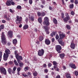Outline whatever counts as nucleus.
<instances>
[{
    "mask_svg": "<svg viewBox=\"0 0 78 78\" xmlns=\"http://www.w3.org/2000/svg\"><path fill=\"white\" fill-rule=\"evenodd\" d=\"M17 42V41L16 40V39H14L13 40V44H15Z\"/></svg>",
    "mask_w": 78,
    "mask_h": 78,
    "instance_id": "obj_22",
    "label": "nucleus"
},
{
    "mask_svg": "<svg viewBox=\"0 0 78 78\" xmlns=\"http://www.w3.org/2000/svg\"><path fill=\"white\" fill-rule=\"evenodd\" d=\"M62 3L63 5H65V3H64V0H62Z\"/></svg>",
    "mask_w": 78,
    "mask_h": 78,
    "instance_id": "obj_57",
    "label": "nucleus"
},
{
    "mask_svg": "<svg viewBox=\"0 0 78 78\" xmlns=\"http://www.w3.org/2000/svg\"><path fill=\"white\" fill-rule=\"evenodd\" d=\"M38 20L40 23H42V18H39L38 19Z\"/></svg>",
    "mask_w": 78,
    "mask_h": 78,
    "instance_id": "obj_23",
    "label": "nucleus"
},
{
    "mask_svg": "<svg viewBox=\"0 0 78 78\" xmlns=\"http://www.w3.org/2000/svg\"><path fill=\"white\" fill-rule=\"evenodd\" d=\"M60 78L61 77H60V76L59 75L57 76L56 77V78Z\"/></svg>",
    "mask_w": 78,
    "mask_h": 78,
    "instance_id": "obj_62",
    "label": "nucleus"
},
{
    "mask_svg": "<svg viewBox=\"0 0 78 78\" xmlns=\"http://www.w3.org/2000/svg\"><path fill=\"white\" fill-rule=\"evenodd\" d=\"M2 23H5V22H6V21H5V20H2Z\"/></svg>",
    "mask_w": 78,
    "mask_h": 78,
    "instance_id": "obj_63",
    "label": "nucleus"
},
{
    "mask_svg": "<svg viewBox=\"0 0 78 78\" xmlns=\"http://www.w3.org/2000/svg\"><path fill=\"white\" fill-rule=\"evenodd\" d=\"M53 22L55 24H57V23H58L57 20L55 18H54L53 19Z\"/></svg>",
    "mask_w": 78,
    "mask_h": 78,
    "instance_id": "obj_18",
    "label": "nucleus"
},
{
    "mask_svg": "<svg viewBox=\"0 0 78 78\" xmlns=\"http://www.w3.org/2000/svg\"><path fill=\"white\" fill-rule=\"evenodd\" d=\"M60 40H61L60 39H59L58 40V42H59V44H60L61 45H62V46H63L64 45V43L63 42H61L60 41Z\"/></svg>",
    "mask_w": 78,
    "mask_h": 78,
    "instance_id": "obj_16",
    "label": "nucleus"
},
{
    "mask_svg": "<svg viewBox=\"0 0 78 78\" xmlns=\"http://www.w3.org/2000/svg\"><path fill=\"white\" fill-rule=\"evenodd\" d=\"M33 75L34 76H37V73L36 72H35L33 73Z\"/></svg>",
    "mask_w": 78,
    "mask_h": 78,
    "instance_id": "obj_36",
    "label": "nucleus"
},
{
    "mask_svg": "<svg viewBox=\"0 0 78 78\" xmlns=\"http://www.w3.org/2000/svg\"><path fill=\"white\" fill-rule=\"evenodd\" d=\"M11 2L10 0H8L6 2V5L7 6H10L11 5Z\"/></svg>",
    "mask_w": 78,
    "mask_h": 78,
    "instance_id": "obj_15",
    "label": "nucleus"
},
{
    "mask_svg": "<svg viewBox=\"0 0 78 78\" xmlns=\"http://www.w3.org/2000/svg\"><path fill=\"white\" fill-rule=\"evenodd\" d=\"M49 9L50 10H52V8L50 6H49Z\"/></svg>",
    "mask_w": 78,
    "mask_h": 78,
    "instance_id": "obj_64",
    "label": "nucleus"
},
{
    "mask_svg": "<svg viewBox=\"0 0 78 78\" xmlns=\"http://www.w3.org/2000/svg\"><path fill=\"white\" fill-rule=\"evenodd\" d=\"M17 53V51H15L14 54L15 55H16Z\"/></svg>",
    "mask_w": 78,
    "mask_h": 78,
    "instance_id": "obj_58",
    "label": "nucleus"
},
{
    "mask_svg": "<svg viewBox=\"0 0 78 78\" xmlns=\"http://www.w3.org/2000/svg\"><path fill=\"white\" fill-rule=\"evenodd\" d=\"M70 8H73V4H72L70 5Z\"/></svg>",
    "mask_w": 78,
    "mask_h": 78,
    "instance_id": "obj_40",
    "label": "nucleus"
},
{
    "mask_svg": "<svg viewBox=\"0 0 78 78\" xmlns=\"http://www.w3.org/2000/svg\"><path fill=\"white\" fill-rule=\"evenodd\" d=\"M18 59H20V60H22L23 58H22V56H19L18 57Z\"/></svg>",
    "mask_w": 78,
    "mask_h": 78,
    "instance_id": "obj_35",
    "label": "nucleus"
},
{
    "mask_svg": "<svg viewBox=\"0 0 78 78\" xmlns=\"http://www.w3.org/2000/svg\"><path fill=\"white\" fill-rule=\"evenodd\" d=\"M11 42H9L7 43V45L9 46V45H11Z\"/></svg>",
    "mask_w": 78,
    "mask_h": 78,
    "instance_id": "obj_43",
    "label": "nucleus"
},
{
    "mask_svg": "<svg viewBox=\"0 0 78 78\" xmlns=\"http://www.w3.org/2000/svg\"><path fill=\"white\" fill-rule=\"evenodd\" d=\"M41 16H42L43 17H44L45 15V13L44 12H43L42 13H41Z\"/></svg>",
    "mask_w": 78,
    "mask_h": 78,
    "instance_id": "obj_28",
    "label": "nucleus"
},
{
    "mask_svg": "<svg viewBox=\"0 0 78 78\" xmlns=\"http://www.w3.org/2000/svg\"><path fill=\"white\" fill-rule=\"evenodd\" d=\"M28 28V25L27 24H25L23 27L24 30H26V29H27Z\"/></svg>",
    "mask_w": 78,
    "mask_h": 78,
    "instance_id": "obj_17",
    "label": "nucleus"
},
{
    "mask_svg": "<svg viewBox=\"0 0 78 78\" xmlns=\"http://www.w3.org/2000/svg\"><path fill=\"white\" fill-rule=\"evenodd\" d=\"M45 42L46 45H49L50 44V41L48 39H46Z\"/></svg>",
    "mask_w": 78,
    "mask_h": 78,
    "instance_id": "obj_11",
    "label": "nucleus"
},
{
    "mask_svg": "<svg viewBox=\"0 0 78 78\" xmlns=\"http://www.w3.org/2000/svg\"><path fill=\"white\" fill-rule=\"evenodd\" d=\"M16 24H19V23H21V21H22V18L21 16L19 17V16H16Z\"/></svg>",
    "mask_w": 78,
    "mask_h": 78,
    "instance_id": "obj_3",
    "label": "nucleus"
},
{
    "mask_svg": "<svg viewBox=\"0 0 78 78\" xmlns=\"http://www.w3.org/2000/svg\"><path fill=\"white\" fill-rule=\"evenodd\" d=\"M20 70H21V69L20 68H17V70L18 72H20Z\"/></svg>",
    "mask_w": 78,
    "mask_h": 78,
    "instance_id": "obj_47",
    "label": "nucleus"
},
{
    "mask_svg": "<svg viewBox=\"0 0 78 78\" xmlns=\"http://www.w3.org/2000/svg\"><path fill=\"white\" fill-rule=\"evenodd\" d=\"M24 70L25 71H27V70H28V67H25L24 69Z\"/></svg>",
    "mask_w": 78,
    "mask_h": 78,
    "instance_id": "obj_39",
    "label": "nucleus"
},
{
    "mask_svg": "<svg viewBox=\"0 0 78 78\" xmlns=\"http://www.w3.org/2000/svg\"><path fill=\"white\" fill-rule=\"evenodd\" d=\"M65 56V54H64V53L60 54V57L61 58H63Z\"/></svg>",
    "mask_w": 78,
    "mask_h": 78,
    "instance_id": "obj_19",
    "label": "nucleus"
},
{
    "mask_svg": "<svg viewBox=\"0 0 78 78\" xmlns=\"http://www.w3.org/2000/svg\"><path fill=\"white\" fill-rule=\"evenodd\" d=\"M64 13H62V19H64Z\"/></svg>",
    "mask_w": 78,
    "mask_h": 78,
    "instance_id": "obj_44",
    "label": "nucleus"
},
{
    "mask_svg": "<svg viewBox=\"0 0 78 78\" xmlns=\"http://www.w3.org/2000/svg\"><path fill=\"white\" fill-rule=\"evenodd\" d=\"M12 71V69L11 68H9L8 69V71L9 72V73L10 74H11V72Z\"/></svg>",
    "mask_w": 78,
    "mask_h": 78,
    "instance_id": "obj_24",
    "label": "nucleus"
},
{
    "mask_svg": "<svg viewBox=\"0 0 78 78\" xmlns=\"http://www.w3.org/2000/svg\"><path fill=\"white\" fill-rule=\"evenodd\" d=\"M66 27H67V29L68 30H70V25H67L66 26Z\"/></svg>",
    "mask_w": 78,
    "mask_h": 78,
    "instance_id": "obj_26",
    "label": "nucleus"
},
{
    "mask_svg": "<svg viewBox=\"0 0 78 78\" xmlns=\"http://www.w3.org/2000/svg\"><path fill=\"white\" fill-rule=\"evenodd\" d=\"M66 18H65L63 19L64 22H67L68 21V20H69L70 19L69 16V15H68V13H66Z\"/></svg>",
    "mask_w": 78,
    "mask_h": 78,
    "instance_id": "obj_7",
    "label": "nucleus"
},
{
    "mask_svg": "<svg viewBox=\"0 0 78 78\" xmlns=\"http://www.w3.org/2000/svg\"><path fill=\"white\" fill-rule=\"evenodd\" d=\"M16 57V59L19 58V54H17L15 55Z\"/></svg>",
    "mask_w": 78,
    "mask_h": 78,
    "instance_id": "obj_37",
    "label": "nucleus"
},
{
    "mask_svg": "<svg viewBox=\"0 0 78 78\" xmlns=\"http://www.w3.org/2000/svg\"><path fill=\"white\" fill-rule=\"evenodd\" d=\"M5 27V26L3 25H1L0 26V28L1 29H3L4 28V27Z\"/></svg>",
    "mask_w": 78,
    "mask_h": 78,
    "instance_id": "obj_30",
    "label": "nucleus"
},
{
    "mask_svg": "<svg viewBox=\"0 0 78 78\" xmlns=\"http://www.w3.org/2000/svg\"><path fill=\"white\" fill-rule=\"evenodd\" d=\"M20 66V67H22L23 66V63H19Z\"/></svg>",
    "mask_w": 78,
    "mask_h": 78,
    "instance_id": "obj_29",
    "label": "nucleus"
},
{
    "mask_svg": "<svg viewBox=\"0 0 78 78\" xmlns=\"http://www.w3.org/2000/svg\"><path fill=\"white\" fill-rule=\"evenodd\" d=\"M45 31L46 32V34H49L50 33V32H49V31H48V30H46Z\"/></svg>",
    "mask_w": 78,
    "mask_h": 78,
    "instance_id": "obj_45",
    "label": "nucleus"
},
{
    "mask_svg": "<svg viewBox=\"0 0 78 78\" xmlns=\"http://www.w3.org/2000/svg\"><path fill=\"white\" fill-rule=\"evenodd\" d=\"M9 64H12V62L11 61H10L9 62Z\"/></svg>",
    "mask_w": 78,
    "mask_h": 78,
    "instance_id": "obj_59",
    "label": "nucleus"
},
{
    "mask_svg": "<svg viewBox=\"0 0 78 78\" xmlns=\"http://www.w3.org/2000/svg\"><path fill=\"white\" fill-rule=\"evenodd\" d=\"M44 23L46 25L48 26L50 25V23H49V20L48 18L47 17H45L44 19Z\"/></svg>",
    "mask_w": 78,
    "mask_h": 78,
    "instance_id": "obj_5",
    "label": "nucleus"
},
{
    "mask_svg": "<svg viewBox=\"0 0 78 78\" xmlns=\"http://www.w3.org/2000/svg\"><path fill=\"white\" fill-rule=\"evenodd\" d=\"M57 66H58L57 65H54V68L55 69V70H56V68H57Z\"/></svg>",
    "mask_w": 78,
    "mask_h": 78,
    "instance_id": "obj_46",
    "label": "nucleus"
},
{
    "mask_svg": "<svg viewBox=\"0 0 78 78\" xmlns=\"http://www.w3.org/2000/svg\"><path fill=\"white\" fill-rule=\"evenodd\" d=\"M17 62L18 63H20V59H19V58H17Z\"/></svg>",
    "mask_w": 78,
    "mask_h": 78,
    "instance_id": "obj_54",
    "label": "nucleus"
},
{
    "mask_svg": "<svg viewBox=\"0 0 78 78\" xmlns=\"http://www.w3.org/2000/svg\"><path fill=\"white\" fill-rule=\"evenodd\" d=\"M48 67H51V63H48Z\"/></svg>",
    "mask_w": 78,
    "mask_h": 78,
    "instance_id": "obj_51",
    "label": "nucleus"
},
{
    "mask_svg": "<svg viewBox=\"0 0 78 78\" xmlns=\"http://www.w3.org/2000/svg\"><path fill=\"white\" fill-rule=\"evenodd\" d=\"M74 3H75V4H76V5H77V4H78V0H75Z\"/></svg>",
    "mask_w": 78,
    "mask_h": 78,
    "instance_id": "obj_42",
    "label": "nucleus"
},
{
    "mask_svg": "<svg viewBox=\"0 0 78 78\" xmlns=\"http://www.w3.org/2000/svg\"><path fill=\"white\" fill-rule=\"evenodd\" d=\"M54 41H55V39L54 38H53L52 39V42H54Z\"/></svg>",
    "mask_w": 78,
    "mask_h": 78,
    "instance_id": "obj_61",
    "label": "nucleus"
},
{
    "mask_svg": "<svg viewBox=\"0 0 78 78\" xmlns=\"http://www.w3.org/2000/svg\"><path fill=\"white\" fill-rule=\"evenodd\" d=\"M16 8L19 9H22V7L20 5H18L17 6Z\"/></svg>",
    "mask_w": 78,
    "mask_h": 78,
    "instance_id": "obj_25",
    "label": "nucleus"
},
{
    "mask_svg": "<svg viewBox=\"0 0 78 78\" xmlns=\"http://www.w3.org/2000/svg\"><path fill=\"white\" fill-rule=\"evenodd\" d=\"M4 16L5 18L7 20L9 21V20H11V17H8L6 15H4Z\"/></svg>",
    "mask_w": 78,
    "mask_h": 78,
    "instance_id": "obj_14",
    "label": "nucleus"
},
{
    "mask_svg": "<svg viewBox=\"0 0 78 78\" xmlns=\"http://www.w3.org/2000/svg\"><path fill=\"white\" fill-rule=\"evenodd\" d=\"M69 66L71 67V68H73V69H75L76 68V67L75 66V65L73 63L70 64Z\"/></svg>",
    "mask_w": 78,
    "mask_h": 78,
    "instance_id": "obj_10",
    "label": "nucleus"
},
{
    "mask_svg": "<svg viewBox=\"0 0 78 78\" xmlns=\"http://www.w3.org/2000/svg\"><path fill=\"white\" fill-rule=\"evenodd\" d=\"M28 20V18H26L25 19V21L26 22H27Z\"/></svg>",
    "mask_w": 78,
    "mask_h": 78,
    "instance_id": "obj_53",
    "label": "nucleus"
},
{
    "mask_svg": "<svg viewBox=\"0 0 78 78\" xmlns=\"http://www.w3.org/2000/svg\"><path fill=\"white\" fill-rule=\"evenodd\" d=\"M52 33L54 36L56 35V32H53Z\"/></svg>",
    "mask_w": 78,
    "mask_h": 78,
    "instance_id": "obj_55",
    "label": "nucleus"
},
{
    "mask_svg": "<svg viewBox=\"0 0 78 78\" xmlns=\"http://www.w3.org/2000/svg\"><path fill=\"white\" fill-rule=\"evenodd\" d=\"M70 47L72 49H75V44L73 43H71Z\"/></svg>",
    "mask_w": 78,
    "mask_h": 78,
    "instance_id": "obj_13",
    "label": "nucleus"
},
{
    "mask_svg": "<svg viewBox=\"0 0 78 78\" xmlns=\"http://www.w3.org/2000/svg\"><path fill=\"white\" fill-rule=\"evenodd\" d=\"M5 53H4L3 55V59L4 61H7L8 59V58L9 56V55L11 54V51L8 49H5Z\"/></svg>",
    "mask_w": 78,
    "mask_h": 78,
    "instance_id": "obj_1",
    "label": "nucleus"
},
{
    "mask_svg": "<svg viewBox=\"0 0 78 78\" xmlns=\"http://www.w3.org/2000/svg\"><path fill=\"white\" fill-rule=\"evenodd\" d=\"M1 39H2V42L3 44V45H5L7 43L6 41V38L5 37V35L4 34V33L2 32V34L1 36Z\"/></svg>",
    "mask_w": 78,
    "mask_h": 78,
    "instance_id": "obj_2",
    "label": "nucleus"
},
{
    "mask_svg": "<svg viewBox=\"0 0 78 78\" xmlns=\"http://www.w3.org/2000/svg\"><path fill=\"white\" fill-rule=\"evenodd\" d=\"M75 74L76 76H78V72L77 71H75Z\"/></svg>",
    "mask_w": 78,
    "mask_h": 78,
    "instance_id": "obj_27",
    "label": "nucleus"
},
{
    "mask_svg": "<svg viewBox=\"0 0 78 78\" xmlns=\"http://www.w3.org/2000/svg\"><path fill=\"white\" fill-rule=\"evenodd\" d=\"M43 67H47V65H46V64H44V65H43Z\"/></svg>",
    "mask_w": 78,
    "mask_h": 78,
    "instance_id": "obj_60",
    "label": "nucleus"
},
{
    "mask_svg": "<svg viewBox=\"0 0 78 78\" xmlns=\"http://www.w3.org/2000/svg\"><path fill=\"white\" fill-rule=\"evenodd\" d=\"M16 69H17V67H13V70H14V71H16Z\"/></svg>",
    "mask_w": 78,
    "mask_h": 78,
    "instance_id": "obj_49",
    "label": "nucleus"
},
{
    "mask_svg": "<svg viewBox=\"0 0 78 78\" xmlns=\"http://www.w3.org/2000/svg\"><path fill=\"white\" fill-rule=\"evenodd\" d=\"M29 2L30 4H32V3H33V1H32V0H29Z\"/></svg>",
    "mask_w": 78,
    "mask_h": 78,
    "instance_id": "obj_52",
    "label": "nucleus"
},
{
    "mask_svg": "<svg viewBox=\"0 0 78 78\" xmlns=\"http://www.w3.org/2000/svg\"><path fill=\"white\" fill-rule=\"evenodd\" d=\"M44 39V37L42 36H40L39 37V40L40 41H42Z\"/></svg>",
    "mask_w": 78,
    "mask_h": 78,
    "instance_id": "obj_20",
    "label": "nucleus"
},
{
    "mask_svg": "<svg viewBox=\"0 0 78 78\" xmlns=\"http://www.w3.org/2000/svg\"><path fill=\"white\" fill-rule=\"evenodd\" d=\"M60 38L61 40V39H63L64 37H65L66 35L64 34H59Z\"/></svg>",
    "mask_w": 78,
    "mask_h": 78,
    "instance_id": "obj_12",
    "label": "nucleus"
},
{
    "mask_svg": "<svg viewBox=\"0 0 78 78\" xmlns=\"http://www.w3.org/2000/svg\"><path fill=\"white\" fill-rule=\"evenodd\" d=\"M37 15L38 16H41V13L40 12H38Z\"/></svg>",
    "mask_w": 78,
    "mask_h": 78,
    "instance_id": "obj_41",
    "label": "nucleus"
},
{
    "mask_svg": "<svg viewBox=\"0 0 78 78\" xmlns=\"http://www.w3.org/2000/svg\"><path fill=\"white\" fill-rule=\"evenodd\" d=\"M2 52L0 51V59H2Z\"/></svg>",
    "mask_w": 78,
    "mask_h": 78,
    "instance_id": "obj_34",
    "label": "nucleus"
},
{
    "mask_svg": "<svg viewBox=\"0 0 78 78\" xmlns=\"http://www.w3.org/2000/svg\"><path fill=\"white\" fill-rule=\"evenodd\" d=\"M11 4L12 5H15V3L13 2H12Z\"/></svg>",
    "mask_w": 78,
    "mask_h": 78,
    "instance_id": "obj_56",
    "label": "nucleus"
},
{
    "mask_svg": "<svg viewBox=\"0 0 78 78\" xmlns=\"http://www.w3.org/2000/svg\"><path fill=\"white\" fill-rule=\"evenodd\" d=\"M44 51L43 49H41V50H40L38 51V55L40 56H43L44 55Z\"/></svg>",
    "mask_w": 78,
    "mask_h": 78,
    "instance_id": "obj_8",
    "label": "nucleus"
},
{
    "mask_svg": "<svg viewBox=\"0 0 78 78\" xmlns=\"http://www.w3.org/2000/svg\"><path fill=\"white\" fill-rule=\"evenodd\" d=\"M44 30H48V27H47V26H44Z\"/></svg>",
    "mask_w": 78,
    "mask_h": 78,
    "instance_id": "obj_33",
    "label": "nucleus"
},
{
    "mask_svg": "<svg viewBox=\"0 0 78 78\" xmlns=\"http://www.w3.org/2000/svg\"><path fill=\"white\" fill-rule=\"evenodd\" d=\"M55 49L58 53H60L61 50V49H62V48L61 46L57 45L55 46Z\"/></svg>",
    "mask_w": 78,
    "mask_h": 78,
    "instance_id": "obj_4",
    "label": "nucleus"
},
{
    "mask_svg": "<svg viewBox=\"0 0 78 78\" xmlns=\"http://www.w3.org/2000/svg\"><path fill=\"white\" fill-rule=\"evenodd\" d=\"M7 36L9 37H12V31H9L8 33Z\"/></svg>",
    "mask_w": 78,
    "mask_h": 78,
    "instance_id": "obj_9",
    "label": "nucleus"
},
{
    "mask_svg": "<svg viewBox=\"0 0 78 78\" xmlns=\"http://www.w3.org/2000/svg\"><path fill=\"white\" fill-rule=\"evenodd\" d=\"M71 15H72V16H73V15H74V12H73V11L71 12Z\"/></svg>",
    "mask_w": 78,
    "mask_h": 78,
    "instance_id": "obj_48",
    "label": "nucleus"
},
{
    "mask_svg": "<svg viewBox=\"0 0 78 78\" xmlns=\"http://www.w3.org/2000/svg\"><path fill=\"white\" fill-rule=\"evenodd\" d=\"M53 65H55H55H56V64H57V63L55 61H53Z\"/></svg>",
    "mask_w": 78,
    "mask_h": 78,
    "instance_id": "obj_50",
    "label": "nucleus"
},
{
    "mask_svg": "<svg viewBox=\"0 0 78 78\" xmlns=\"http://www.w3.org/2000/svg\"><path fill=\"white\" fill-rule=\"evenodd\" d=\"M59 35H56L55 36V38L56 39H59Z\"/></svg>",
    "mask_w": 78,
    "mask_h": 78,
    "instance_id": "obj_38",
    "label": "nucleus"
},
{
    "mask_svg": "<svg viewBox=\"0 0 78 78\" xmlns=\"http://www.w3.org/2000/svg\"><path fill=\"white\" fill-rule=\"evenodd\" d=\"M14 62L16 66H18V65H19V64H18V63H17V61H16V60H14Z\"/></svg>",
    "mask_w": 78,
    "mask_h": 78,
    "instance_id": "obj_31",
    "label": "nucleus"
},
{
    "mask_svg": "<svg viewBox=\"0 0 78 78\" xmlns=\"http://www.w3.org/2000/svg\"><path fill=\"white\" fill-rule=\"evenodd\" d=\"M0 71L1 72V73H2V74H4V75H6V71L5 68L4 67H2L1 68H0Z\"/></svg>",
    "mask_w": 78,
    "mask_h": 78,
    "instance_id": "obj_6",
    "label": "nucleus"
},
{
    "mask_svg": "<svg viewBox=\"0 0 78 78\" xmlns=\"http://www.w3.org/2000/svg\"><path fill=\"white\" fill-rule=\"evenodd\" d=\"M29 18H30V19L31 20H32V21H33V20H34V18L33 16H31L30 18V17H29Z\"/></svg>",
    "mask_w": 78,
    "mask_h": 78,
    "instance_id": "obj_32",
    "label": "nucleus"
},
{
    "mask_svg": "<svg viewBox=\"0 0 78 78\" xmlns=\"http://www.w3.org/2000/svg\"><path fill=\"white\" fill-rule=\"evenodd\" d=\"M66 77L67 78H71V76H70V74L69 73H68L66 75Z\"/></svg>",
    "mask_w": 78,
    "mask_h": 78,
    "instance_id": "obj_21",
    "label": "nucleus"
}]
</instances>
